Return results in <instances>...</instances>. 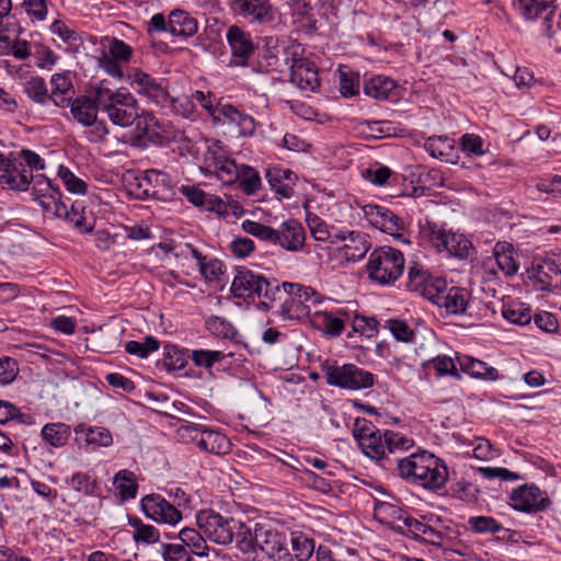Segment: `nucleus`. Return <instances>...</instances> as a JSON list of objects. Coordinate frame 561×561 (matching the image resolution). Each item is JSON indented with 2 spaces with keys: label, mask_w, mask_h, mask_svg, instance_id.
Returning <instances> with one entry per match:
<instances>
[{
  "label": "nucleus",
  "mask_w": 561,
  "mask_h": 561,
  "mask_svg": "<svg viewBox=\"0 0 561 561\" xmlns=\"http://www.w3.org/2000/svg\"><path fill=\"white\" fill-rule=\"evenodd\" d=\"M289 552L284 536L264 517H248V561H308L314 553V540L307 535L293 534Z\"/></svg>",
  "instance_id": "obj_1"
},
{
  "label": "nucleus",
  "mask_w": 561,
  "mask_h": 561,
  "mask_svg": "<svg viewBox=\"0 0 561 561\" xmlns=\"http://www.w3.org/2000/svg\"><path fill=\"white\" fill-rule=\"evenodd\" d=\"M400 478L430 490L442 489L448 480V468L435 455L422 450L398 460Z\"/></svg>",
  "instance_id": "obj_2"
},
{
  "label": "nucleus",
  "mask_w": 561,
  "mask_h": 561,
  "mask_svg": "<svg viewBox=\"0 0 561 561\" xmlns=\"http://www.w3.org/2000/svg\"><path fill=\"white\" fill-rule=\"evenodd\" d=\"M196 524L204 536L214 543L226 546L236 540L241 545L245 540L241 522L225 517L214 510L198 512Z\"/></svg>",
  "instance_id": "obj_3"
},
{
  "label": "nucleus",
  "mask_w": 561,
  "mask_h": 561,
  "mask_svg": "<svg viewBox=\"0 0 561 561\" xmlns=\"http://www.w3.org/2000/svg\"><path fill=\"white\" fill-rule=\"evenodd\" d=\"M283 288L286 297L280 304L279 317L289 321L311 319L312 309L321 301L320 295L313 288L296 283L285 282Z\"/></svg>",
  "instance_id": "obj_4"
},
{
  "label": "nucleus",
  "mask_w": 561,
  "mask_h": 561,
  "mask_svg": "<svg viewBox=\"0 0 561 561\" xmlns=\"http://www.w3.org/2000/svg\"><path fill=\"white\" fill-rule=\"evenodd\" d=\"M405 260L401 251L391 247L375 249L367 261V273L371 280L380 285H391L404 271Z\"/></svg>",
  "instance_id": "obj_5"
},
{
  "label": "nucleus",
  "mask_w": 561,
  "mask_h": 561,
  "mask_svg": "<svg viewBox=\"0 0 561 561\" xmlns=\"http://www.w3.org/2000/svg\"><path fill=\"white\" fill-rule=\"evenodd\" d=\"M370 248V243L364 233L348 231L334 234L332 245L328 247L329 259L333 267H343L347 263L362 260Z\"/></svg>",
  "instance_id": "obj_6"
},
{
  "label": "nucleus",
  "mask_w": 561,
  "mask_h": 561,
  "mask_svg": "<svg viewBox=\"0 0 561 561\" xmlns=\"http://www.w3.org/2000/svg\"><path fill=\"white\" fill-rule=\"evenodd\" d=\"M322 371L327 383L350 390H360L374 385L371 373L364 370L353 364L342 366L324 363Z\"/></svg>",
  "instance_id": "obj_7"
},
{
  "label": "nucleus",
  "mask_w": 561,
  "mask_h": 561,
  "mask_svg": "<svg viewBox=\"0 0 561 561\" xmlns=\"http://www.w3.org/2000/svg\"><path fill=\"white\" fill-rule=\"evenodd\" d=\"M423 233L438 252L445 251L450 255L466 259L472 251L471 242L463 234L445 230L435 224L427 222Z\"/></svg>",
  "instance_id": "obj_8"
},
{
  "label": "nucleus",
  "mask_w": 561,
  "mask_h": 561,
  "mask_svg": "<svg viewBox=\"0 0 561 561\" xmlns=\"http://www.w3.org/2000/svg\"><path fill=\"white\" fill-rule=\"evenodd\" d=\"M100 105L96 99L88 96L77 98L70 103V112L73 118L83 126H89L87 137L92 142L102 141L108 134L107 127L103 121H98V107Z\"/></svg>",
  "instance_id": "obj_9"
},
{
  "label": "nucleus",
  "mask_w": 561,
  "mask_h": 561,
  "mask_svg": "<svg viewBox=\"0 0 561 561\" xmlns=\"http://www.w3.org/2000/svg\"><path fill=\"white\" fill-rule=\"evenodd\" d=\"M353 435L363 453L375 460H380L388 453L387 431L381 432L366 420H356Z\"/></svg>",
  "instance_id": "obj_10"
},
{
  "label": "nucleus",
  "mask_w": 561,
  "mask_h": 561,
  "mask_svg": "<svg viewBox=\"0 0 561 561\" xmlns=\"http://www.w3.org/2000/svg\"><path fill=\"white\" fill-rule=\"evenodd\" d=\"M279 294V286L262 274L248 270V309L268 311Z\"/></svg>",
  "instance_id": "obj_11"
},
{
  "label": "nucleus",
  "mask_w": 561,
  "mask_h": 561,
  "mask_svg": "<svg viewBox=\"0 0 561 561\" xmlns=\"http://www.w3.org/2000/svg\"><path fill=\"white\" fill-rule=\"evenodd\" d=\"M33 199L48 215H60L64 213L62 193L58 186L44 174H34L31 180Z\"/></svg>",
  "instance_id": "obj_12"
},
{
  "label": "nucleus",
  "mask_w": 561,
  "mask_h": 561,
  "mask_svg": "<svg viewBox=\"0 0 561 561\" xmlns=\"http://www.w3.org/2000/svg\"><path fill=\"white\" fill-rule=\"evenodd\" d=\"M219 147L208 148L205 154V162L208 168H213L218 179L224 184L238 183L240 187L245 190L244 167L238 165L233 159L218 156Z\"/></svg>",
  "instance_id": "obj_13"
},
{
  "label": "nucleus",
  "mask_w": 561,
  "mask_h": 561,
  "mask_svg": "<svg viewBox=\"0 0 561 561\" xmlns=\"http://www.w3.org/2000/svg\"><path fill=\"white\" fill-rule=\"evenodd\" d=\"M364 218L375 228L392 236L396 240L408 242L403 236V221L386 207L368 204L363 208Z\"/></svg>",
  "instance_id": "obj_14"
},
{
  "label": "nucleus",
  "mask_w": 561,
  "mask_h": 561,
  "mask_svg": "<svg viewBox=\"0 0 561 561\" xmlns=\"http://www.w3.org/2000/svg\"><path fill=\"white\" fill-rule=\"evenodd\" d=\"M140 507L149 519L169 526H175L182 520V513L159 494H149L141 499Z\"/></svg>",
  "instance_id": "obj_15"
},
{
  "label": "nucleus",
  "mask_w": 561,
  "mask_h": 561,
  "mask_svg": "<svg viewBox=\"0 0 561 561\" xmlns=\"http://www.w3.org/2000/svg\"><path fill=\"white\" fill-rule=\"evenodd\" d=\"M103 110L107 113L111 122L121 127H128L136 122L137 129L145 136L149 135L151 127L156 125L154 117L149 113L140 114L137 105L106 106Z\"/></svg>",
  "instance_id": "obj_16"
},
{
  "label": "nucleus",
  "mask_w": 561,
  "mask_h": 561,
  "mask_svg": "<svg viewBox=\"0 0 561 561\" xmlns=\"http://www.w3.org/2000/svg\"><path fill=\"white\" fill-rule=\"evenodd\" d=\"M510 504L514 510L535 513L543 511L550 504V500L536 485L525 484L511 493Z\"/></svg>",
  "instance_id": "obj_17"
},
{
  "label": "nucleus",
  "mask_w": 561,
  "mask_h": 561,
  "mask_svg": "<svg viewBox=\"0 0 561 561\" xmlns=\"http://www.w3.org/2000/svg\"><path fill=\"white\" fill-rule=\"evenodd\" d=\"M494 264H496L499 271H501L505 276H513L517 273V254L511 243L505 241L497 242L493 248V256L489 257L483 263L485 273H488L491 277L497 275V272L494 268Z\"/></svg>",
  "instance_id": "obj_18"
},
{
  "label": "nucleus",
  "mask_w": 561,
  "mask_h": 561,
  "mask_svg": "<svg viewBox=\"0 0 561 561\" xmlns=\"http://www.w3.org/2000/svg\"><path fill=\"white\" fill-rule=\"evenodd\" d=\"M131 87L157 104L169 102L170 93L163 80H156L148 72H133L128 76Z\"/></svg>",
  "instance_id": "obj_19"
},
{
  "label": "nucleus",
  "mask_w": 561,
  "mask_h": 561,
  "mask_svg": "<svg viewBox=\"0 0 561 561\" xmlns=\"http://www.w3.org/2000/svg\"><path fill=\"white\" fill-rule=\"evenodd\" d=\"M306 243V231L296 219H287L275 229V242L289 252H300Z\"/></svg>",
  "instance_id": "obj_20"
},
{
  "label": "nucleus",
  "mask_w": 561,
  "mask_h": 561,
  "mask_svg": "<svg viewBox=\"0 0 561 561\" xmlns=\"http://www.w3.org/2000/svg\"><path fill=\"white\" fill-rule=\"evenodd\" d=\"M351 316L343 309L335 310H314L311 316V324L330 336H339L344 330L346 323H350Z\"/></svg>",
  "instance_id": "obj_21"
},
{
  "label": "nucleus",
  "mask_w": 561,
  "mask_h": 561,
  "mask_svg": "<svg viewBox=\"0 0 561 561\" xmlns=\"http://www.w3.org/2000/svg\"><path fill=\"white\" fill-rule=\"evenodd\" d=\"M93 98L96 99L98 104L105 108L106 106L123 107L127 105H137L135 98L125 89L110 88L108 82L102 80L93 88Z\"/></svg>",
  "instance_id": "obj_22"
},
{
  "label": "nucleus",
  "mask_w": 561,
  "mask_h": 561,
  "mask_svg": "<svg viewBox=\"0 0 561 561\" xmlns=\"http://www.w3.org/2000/svg\"><path fill=\"white\" fill-rule=\"evenodd\" d=\"M248 215L251 216V218H248V234L274 244L275 229L268 226L271 215L259 206L248 209Z\"/></svg>",
  "instance_id": "obj_23"
},
{
  "label": "nucleus",
  "mask_w": 561,
  "mask_h": 561,
  "mask_svg": "<svg viewBox=\"0 0 561 561\" xmlns=\"http://www.w3.org/2000/svg\"><path fill=\"white\" fill-rule=\"evenodd\" d=\"M133 48L123 39L113 37L110 41L108 51H103L100 62L105 70H122L121 62L128 61L131 58Z\"/></svg>",
  "instance_id": "obj_24"
},
{
  "label": "nucleus",
  "mask_w": 561,
  "mask_h": 561,
  "mask_svg": "<svg viewBox=\"0 0 561 561\" xmlns=\"http://www.w3.org/2000/svg\"><path fill=\"white\" fill-rule=\"evenodd\" d=\"M169 178L165 173L156 170L146 171L142 175L135 178L136 188L131 191V194L138 198L157 196L158 187L167 184Z\"/></svg>",
  "instance_id": "obj_25"
},
{
  "label": "nucleus",
  "mask_w": 561,
  "mask_h": 561,
  "mask_svg": "<svg viewBox=\"0 0 561 561\" xmlns=\"http://www.w3.org/2000/svg\"><path fill=\"white\" fill-rule=\"evenodd\" d=\"M538 288L549 291H561V270L552 261H545L538 264L535 274Z\"/></svg>",
  "instance_id": "obj_26"
},
{
  "label": "nucleus",
  "mask_w": 561,
  "mask_h": 561,
  "mask_svg": "<svg viewBox=\"0 0 561 561\" xmlns=\"http://www.w3.org/2000/svg\"><path fill=\"white\" fill-rule=\"evenodd\" d=\"M312 5L306 0H296L293 5V21L297 31L307 35H313L318 30V21L314 18Z\"/></svg>",
  "instance_id": "obj_27"
},
{
  "label": "nucleus",
  "mask_w": 561,
  "mask_h": 561,
  "mask_svg": "<svg viewBox=\"0 0 561 561\" xmlns=\"http://www.w3.org/2000/svg\"><path fill=\"white\" fill-rule=\"evenodd\" d=\"M170 33L173 36L192 37L197 33V20L188 12L175 9L169 14Z\"/></svg>",
  "instance_id": "obj_28"
},
{
  "label": "nucleus",
  "mask_w": 561,
  "mask_h": 561,
  "mask_svg": "<svg viewBox=\"0 0 561 561\" xmlns=\"http://www.w3.org/2000/svg\"><path fill=\"white\" fill-rule=\"evenodd\" d=\"M459 370L474 378L495 380L499 377L496 368L490 367L486 363L467 355H459L456 358Z\"/></svg>",
  "instance_id": "obj_29"
},
{
  "label": "nucleus",
  "mask_w": 561,
  "mask_h": 561,
  "mask_svg": "<svg viewBox=\"0 0 561 561\" xmlns=\"http://www.w3.org/2000/svg\"><path fill=\"white\" fill-rule=\"evenodd\" d=\"M193 438L197 442L199 448L213 454H226L230 449L228 438L215 431L196 432Z\"/></svg>",
  "instance_id": "obj_30"
},
{
  "label": "nucleus",
  "mask_w": 561,
  "mask_h": 561,
  "mask_svg": "<svg viewBox=\"0 0 561 561\" xmlns=\"http://www.w3.org/2000/svg\"><path fill=\"white\" fill-rule=\"evenodd\" d=\"M128 524L134 529L131 538L137 546H150L160 542L161 535L156 526L145 524L138 517H129Z\"/></svg>",
  "instance_id": "obj_31"
},
{
  "label": "nucleus",
  "mask_w": 561,
  "mask_h": 561,
  "mask_svg": "<svg viewBox=\"0 0 561 561\" xmlns=\"http://www.w3.org/2000/svg\"><path fill=\"white\" fill-rule=\"evenodd\" d=\"M305 48L296 41L288 45L283 54L285 58V65L289 70H319L314 62L304 57Z\"/></svg>",
  "instance_id": "obj_32"
},
{
  "label": "nucleus",
  "mask_w": 561,
  "mask_h": 561,
  "mask_svg": "<svg viewBox=\"0 0 561 561\" xmlns=\"http://www.w3.org/2000/svg\"><path fill=\"white\" fill-rule=\"evenodd\" d=\"M227 41L232 54L229 66L245 67V33L233 25L228 30Z\"/></svg>",
  "instance_id": "obj_33"
},
{
  "label": "nucleus",
  "mask_w": 561,
  "mask_h": 561,
  "mask_svg": "<svg viewBox=\"0 0 561 561\" xmlns=\"http://www.w3.org/2000/svg\"><path fill=\"white\" fill-rule=\"evenodd\" d=\"M469 293L461 287H450L438 307L453 314L463 313L469 302Z\"/></svg>",
  "instance_id": "obj_34"
},
{
  "label": "nucleus",
  "mask_w": 561,
  "mask_h": 561,
  "mask_svg": "<svg viewBox=\"0 0 561 561\" xmlns=\"http://www.w3.org/2000/svg\"><path fill=\"white\" fill-rule=\"evenodd\" d=\"M179 538L182 541V546L190 549V554L197 557H207L209 547L206 542V537L194 528H183L179 533Z\"/></svg>",
  "instance_id": "obj_35"
},
{
  "label": "nucleus",
  "mask_w": 561,
  "mask_h": 561,
  "mask_svg": "<svg viewBox=\"0 0 561 561\" xmlns=\"http://www.w3.org/2000/svg\"><path fill=\"white\" fill-rule=\"evenodd\" d=\"M558 0H518L517 10L527 20H534L541 13L551 15L559 7Z\"/></svg>",
  "instance_id": "obj_36"
},
{
  "label": "nucleus",
  "mask_w": 561,
  "mask_h": 561,
  "mask_svg": "<svg viewBox=\"0 0 561 561\" xmlns=\"http://www.w3.org/2000/svg\"><path fill=\"white\" fill-rule=\"evenodd\" d=\"M425 150L434 158L454 162L451 159L455 141L447 136L430 137L424 144Z\"/></svg>",
  "instance_id": "obj_37"
},
{
  "label": "nucleus",
  "mask_w": 561,
  "mask_h": 561,
  "mask_svg": "<svg viewBox=\"0 0 561 561\" xmlns=\"http://www.w3.org/2000/svg\"><path fill=\"white\" fill-rule=\"evenodd\" d=\"M70 434V426L61 422L48 423L43 426L41 432L43 440L56 448L65 446Z\"/></svg>",
  "instance_id": "obj_38"
},
{
  "label": "nucleus",
  "mask_w": 561,
  "mask_h": 561,
  "mask_svg": "<svg viewBox=\"0 0 561 561\" xmlns=\"http://www.w3.org/2000/svg\"><path fill=\"white\" fill-rule=\"evenodd\" d=\"M394 88V80L385 75H375L364 83V92L375 99H387Z\"/></svg>",
  "instance_id": "obj_39"
},
{
  "label": "nucleus",
  "mask_w": 561,
  "mask_h": 561,
  "mask_svg": "<svg viewBox=\"0 0 561 561\" xmlns=\"http://www.w3.org/2000/svg\"><path fill=\"white\" fill-rule=\"evenodd\" d=\"M537 80L533 72H502L500 84L506 93L514 89L525 90L534 87Z\"/></svg>",
  "instance_id": "obj_40"
},
{
  "label": "nucleus",
  "mask_w": 561,
  "mask_h": 561,
  "mask_svg": "<svg viewBox=\"0 0 561 561\" xmlns=\"http://www.w3.org/2000/svg\"><path fill=\"white\" fill-rule=\"evenodd\" d=\"M9 176L4 186L15 191H26L31 185V180L34 174L30 173L28 170L23 165L22 162L13 160Z\"/></svg>",
  "instance_id": "obj_41"
},
{
  "label": "nucleus",
  "mask_w": 561,
  "mask_h": 561,
  "mask_svg": "<svg viewBox=\"0 0 561 561\" xmlns=\"http://www.w3.org/2000/svg\"><path fill=\"white\" fill-rule=\"evenodd\" d=\"M76 434H83L84 442L88 445H96L101 447H108L113 444L112 433L102 426L84 427L79 425L75 428Z\"/></svg>",
  "instance_id": "obj_42"
},
{
  "label": "nucleus",
  "mask_w": 561,
  "mask_h": 561,
  "mask_svg": "<svg viewBox=\"0 0 561 561\" xmlns=\"http://www.w3.org/2000/svg\"><path fill=\"white\" fill-rule=\"evenodd\" d=\"M64 213L65 214L51 216L55 218L65 219L81 232H89L92 230V225L88 220L84 209L78 203H73L70 209H68L64 203Z\"/></svg>",
  "instance_id": "obj_43"
},
{
  "label": "nucleus",
  "mask_w": 561,
  "mask_h": 561,
  "mask_svg": "<svg viewBox=\"0 0 561 561\" xmlns=\"http://www.w3.org/2000/svg\"><path fill=\"white\" fill-rule=\"evenodd\" d=\"M248 15L260 24L271 23L274 20V8L270 0H248Z\"/></svg>",
  "instance_id": "obj_44"
},
{
  "label": "nucleus",
  "mask_w": 561,
  "mask_h": 561,
  "mask_svg": "<svg viewBox=\"0 0 561 561\" xmlns=\"http://www.w3.org/2000/svg\"><path fill=\"white\" fill-rule=\"evenodd\" d=\"M114 484L123 500L134 499L137 494L136 477L131 471L121 470L115 474Z\"/></svg>",
  "instance_id": "obj_45"
},
{
  "label": "nucleus",
  "mask_w": 561,
  "mask_h": 561,
  "mask_svg": "<svg viewBox=\"0 0 561 561\" xmlns=\"http://www.w3.org/2000/svg\"><path fill=\"white\" fill-rule=\"evenodd\" d=\"M423 530L424 531L420 540L434 546L446 547L453 539L451 533L448 528L442 525L434 526L426 523Z\"/></svg>",
  "instance_id": "obj_46"
},
{
  "label": "nucleus",
  "mask_w": 561,
  "mask_h": 561,
  "mask_svg": "<svg viewBox=\"0 0 561 561\" xmlns=\"http://www.w3.org/2000/svg\"><path fill=\"white\" fill-rule=\"evenodd\" d=\"M423 530L424 531L420 540L434 546L446 547L453 539L451 533L448 528L442 525L434 526L426 523Z\"/></svg>",
  "instance_id": "obj_47"
},
{
  "label": "nucleus",
  "mask_w": 561,
  "mask_h": 561,
  "mask_svg": "<svg viewBox=\"0 0 561 561\" xmlns=\"http://www.w3.org/2000/svg\"><path fill=\"white\" fill-rule=\"evenodd\" d=\"M306 221L312 238L319 242H328L332 245L334 234L329 231L328 225L316 214L307 213Z\"/></svg>",
  "instance_id": "obj_48"
},
{
  "label": "nucleus",
  "mask_w": 561,
  "mask_h": 561,
  "mask_svg": "<svg viewBox=\"0 0 561 561\" xmlns=\"http://www.w3.org/2000/svg\"><path fill=\"white\" fill-rule=\"evenodd\" d=\"M459 146L467 157H482L488 151L484 140L477 134H463L460 137Z\"/></svg>",
  "instance_id": "obj_49"
},
{
  "label": "nucleus",
  "mask_w": 561,
  "mask_h": 561,
  "mask_svg": "<svg viewBox=\"0 0 561 561\" xmlns=\"http://www.w3.org/2000/svg\"><path fill=\"white\" fill-rule=\"evenodd\" d=\"M502 316L510 322L526 324L530 321V310L520 302H508L502 307Z\"/></svg>",
  "instance_id": "obj_50"
},
{
  "label": "nucleus",
  "mask_w": 561,
  "mask_h": 561,
  "mask_svg": "<svg viewBox=\"0 0 561 561\" xmlns=\"http://www.w3.org/2000/svg\"><path fill=\"white\" fill-rule=\"evenodd\" d=\"M288 80L304 92H313L320 85L318 72H288Z\"/></svg>",
  "instance_id": "obj_51"
},
{
  "label": "nucleus",
  "mask_w": 561,
  "mask_h": 561,
  "mask_svg": "<svg viewBox=\"0 0 561 561\" xmlns=\"http://www.w3.org/2000/svg\"><path fill=\"white\" fill-rule=\"evenodd\" d=\"M31 58L38 68L55 66L58 56L42 43H32Z\"/></svg>",
  "instance_id": "obj_52"
},
{
  "label": "nucleus",
  "mask_w": 561,
  "mask_h": 561,
  "mask_svg": "<svg viewBox=\"0 0 561 561\" xmlns=\"http://www.w3.org/2000/svg\"><path fill=\"white\" fill-rule=\"evenodd\" d=\"M427 367H432L437 376H454L459 378V366L454 358L447 355H438L427 363Z\"/></svg>",
  "instance_id": "obj_53"
},
{
  "label": "nucleus",
  "mask_w": 561,
  "mask_h": 561,
  "mask_svg": "<svg viewBox=\"0 0 561 561\" xmlns=\"http://www.w3.org/2000/svg\"><path fill=\"white\" fill-rule=\"evenodd\" d=\"M448 289L449 288L445 279L440 277H432L425 288H423L421 295L439 306Z\"/></svg>",
  "instance_id": "obj_54"
},
{
  "label": "nucleus",
  "mask_w": 561,
  "mask_h": 561,
  "mask_svg": "<svg viewBox=\"0 0 561 561\" xmlns=\"http://www.w3.org/2000/svg\"><path fill=\"white\" fill-rule=\"evenodd\" d=\"M159 348V342L152 337L147 336L144 342L128 341L125 344V351L131 355H136L140 358H146L152 352Z\"/></svg>",
  "instance_id": "obj_55"
},
{
  "label": "nucleus",
  "mask_w": 561,
  "mask_h": 561,
  "mask_svg": "<svg viewBox=\"0 0 561 561\" xmlns=\"http://www.w3.org/2000/svg\"><path fill=\"white\" fill-rule=\"evenodd\" d=\"M190 357L196 366L210 369L215 363L224 359L225 354L220 351L194 350Z\"/></svg>",
  "instance_id": "obj_56"
},
{
  "label": "nucleus",
  "mask_w": 561,
  "mask_h": 561,
  "mask_svg": "<svg viewBox=\"0 0 561 561\" xmlns=\"http://www.w3.org/2000/svg\"><path fill=\"white\" fill-rule=\"evenodd\" d=\"M260 55L266 61L265 67H273L277 60L278 53V38L275 36H265L256 44Z\"/></svg>",
  "instance_id": "obj_57"
},
{
  "label": "nucleus",
  "mask_w": 561,
  "mask_h": 561,
  "mask_svg": "<svg viewBox=\"0 0 561 561\" xmlns=\"http://www.w3.org/2000/svg\"><path fill=\"white\" fill-rule=\"evenodd\" d=\"M26 94L37 103L44 104L51 98L48 94L44 80L39 77L31 78L24 87Z\"/></svg>",
  "instance_id": "obj_58"
},
{
  "label": "nucleus",
  "mask_w": 561,
  "mask_h": 561,
  "mask_svg": "<svg viewBox=\"0 0 561 561\" xmlns=\"http://www.w3.org/2000/svg\"><path fill=\"white\" fill-rule=\"evenodd\" d=\"M193 253L198 261L199 271L203 276L209 282L218 279L219 275L222 273V263L217 259L206 261V259L195 250Z\"/></svg>",
  "instance_id": "obj_59"
},
{
  "label": "nucleus",
  "mask_w": 561,
  "mask_h": 561,
  "mask_svg": "<svg viewBox=\"0 0 561 561\" xmlns=\"http://www.w3.org/2000/svg\"><path fill=\"white\" fill-rule=\"evenodd\" d=\"M432 277L433 276H431L424 268H422L417 264H414L409 267L408 287L411 290L419 291L420 294H422L423 288H425V286L428 284V280Z\"/></svg>",
  "instance_id": "obj_60"
},
{
  "label": "nucleus",
  "mask_w": 561,
  "mask_h": 561,
  "mask_svg": "<svg viewBox=\"0 0 561 561\" xmlns=\"http://www.w3.org/2000/svg\"><path fill=\"white\" fill-rule=\"evenodd\" d=\"M58 174L68 192L73 194H84L87 192V183L69 169L60 167Z\"/></svg>",
  "instance_id": "obj_61"
},
{
  "label": "nucleus",
  "mask_w": 561,
  "mask_h": 561,
  "mask_svg": "<svg viewBox=\"0 0 561 561\" xmlns=\"http://www.w3.org/2000/svg\"><path fill=\"white\" fill-rule=\"evenodd\" d=\"M180 192L195 206L203 208H210L211 196L207 195L198 187L182 185Z\"/></svg>",
  "instance_id": "obj_62"
},
{
  "label": "nucleus",
  "mask_w": 561,
  "mask_h": 561,
  "mask_svg": "<svg viewBox=\"0 0 561 561\" xmlns=\"http://www.w3.org/2000/svg\"><path fill=\"white\" fill-rule=\"evenodd\" d=\"M162 556L164 561H192L187 549L178 543H163Z\"/></svg>",
  "instance_id": "obj_63"
},
{
  "label": "nucleus",
  "mask_w": 561,
  "mask_h": 561,
  "mask_svg": "<svg viewBox=\"0 0 561 561\" xmlns=\"http://www.w3.org/2000/svg\"><path fill=\"white\" fill-rule=\"evenodd\" d=\"M535 187L540 193L550 194L554 198H561V175H553L549 179H538Z\"/></svg>",
  "instance_id": "obj_64"
}]
</instances>
